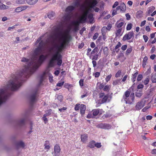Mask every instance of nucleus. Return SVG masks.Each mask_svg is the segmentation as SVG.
Here are the masks:
<instances>
[{
	"mask_svg": "<svg viewBox=\"0 0 156 156\" xmlns=\"http://www.w3.org/2000/svg\"><path fill=\"white\" fill-rule=\"evenodd\" d=\"M55 13L54 12H51L48 14V16L50 19H52L55 16Z\"/></svg>",
	"mask_w": 156,
	"mask_h": 156,
	"instance_id": "18",
	"label": "nucleus"
},
{
	"mask_svg": "<svg viewBox=\"0 0 156 156\" xmlns=\"http://www.w3.org/2000/svg\"><path fill=\"white\" fill-rule=\"evenodd\" d=\"M93 114L94 116L97 115L99 113V110L98 109H95L93 110Z\"/></svg>",
	"mask_w": 156,
	"mask_h": 156,
	"instance_id": "24",
	"label": "nucleus"
},
{
	"mask_svg": "<svg viewBox=\"0 0 156 156\" xmlns=\"http://www.w3.org/2000/svg\"><path fill=\"white\" fill-rule=\"evenodd\" d=\"M121 45V44L120 42H119L118 43V44L115 46V49H118L119 47H120Z\"/></svg>",
	"mask_w": 156,
	"mask_h": 156,
	"instance_id": "54",
	"label": "nucleus"
},
{
	"mask_svg": "<svg viewBox=\"0 0 156 156\" xmlns=\"http://www.w3.org/2000/svg\"><path fill=\"white\" fill-rule=\"evenodd\" d=\"M98 33H95L93 36V39L94 40H96L98 36Z\"/></svg>",
	"mask_w": 156,
	"mask_h": 156,
	"instance_id": "52",
	"label": "nucleus"
},
{
	"mask_svg": "<svg viewBox=\"0 0 156 156\" xmlns=\"http://www.w3.org/2000/svg\"><path fill=\"white\" fill-rule=\"evenodd\" d=\"M139 91L140 92H136L135 95L136 97L140 98L142 96V94L140 93L141 92V90H139Z\"/></svg>",
	"mask_w": 156,
	"mask_h": 156,
	"instance_id": "35",
	"label": "nucleus"
},
{
	"mask_svg": "<svg viewBox=\"0 0 156 156\" xmlns=\"http://www.w3.org/2000/svg\"><path fill=\"white\" fill-rule=\"evenodd\" d=\"M60 28V27L59 26H54V30L56 32H58L59 31Z\"/></svg>",
	"mask_w": 156,
	"mask_h": 156,
	"instance_id": "39",
	"label": "nucleus"
},
{
	"mask_svg": "<svg viewBox=\"0 0 156 156\" xmlns=\"http://www.w3.org/2000/svg\"><path fill=\"white\" fill-rule=\"evenodd\" d=\"M138 74V72H136L133 75V77L132 78V80L133 82H134L136 79V78Z\"/></svg>",
	"mask_w": 156,
	"mask_h": 156,
	"instance_id": "23",
	"label": "nucleus"
},
{
	"mask_svg": "<svg viewBox=\"0 0 156 156\" xmlns=\"http://www.w3.org/2000/svg\"><path fill=\"white\" fill-rule=\"evenodd\" d=\"M83 80L82 79H81L79 81V84L80 86H83Z\"/></svg>",
	"mask_w": 156,
	"mask_h": 156,
	"instance_id": "58",
	"label": "nucleus"
},
{
	"mask_svg": "<svg viewBox=\"0 0 156 156\" xmlns=\"http://www.w3.org/2000/svg\"><path fill=\"white\" fill-rule=\"evenodd\" d=\"M52 110L51 109H50L46 111V113L44 115V116H48L50 115L51 114V112Z\"/></svg>",
	"mask_w": 156,
	"mask_h": 156,
	"instance_id": "30",
	"label": "nucleus"
},
{
	"mask_svg": "<svg viewBox=\"0 0 156 156\" xmlns=\"http://www.w3.org/2000/svg\"><path fill=\"white\" fill-rule=\"evenodd\" d=\"M47 34L46 33L37 40L35 44L40 42L37 47L34 50L31 59L23 58L21 61L25 62V65L23 69L16 75H12L6 85L0 89V106L7 99L9 94L8 90L16 91L21 86L22 81L33 73L45 60L47 57L46 55H41L39 57V55L41 53L43 49L48 45H52L49 50L51 58L48 64V66L49 67L54 66L56 61H57L58 66H61L62 60L60 52L69 44L71 37L67 33H55L48 35L45 41H41L42 38Z\"/></svg>",
	"mask_w": 156,
	"mask_h": 156,
	"instance_id": "1",
	"label": "nucleus"
},
{
	"mask_svg": "<svg viewBox=\"0 0 156 156\" xmlns=\"http://www.w3.org/2000/svg\"><path fill=\"white\" fill-rule=\"evenodd\" d=\"M63 97L62 95H58L57 97V99L60 102L62 101V100Z\"/></svg>",
	"mask_w": 156,
	"mask_h": 156,
	"instance_id": "40",
	"label": "nucleus"
},
{
	"mask_svg": "<svg viewBox=\"0 0 156 156\" xmlns=\"http://www.w3.org/2000/svg\"><path fill=\"white\" fill-rule=\"evenodd\" d=\"M100 75V73L98 72H97L94 74L95 77L96 78L98 77Z\"/></svg>",
	"mask_w": 156,
	"mask_h": 156,
	"instance_id": "61",
	"label": "nucleus"
},
{
	"mask_svg": "<svg viewBox=\"0 0 156 156\" xmlns=\"http://www.w3.org/2000/svg\"><path fill=\"white\" fill-rule=\"evenodd\" d=\"M132 50V49L131 47L128 48L126 51V54L128 55L131 52Z\"/></svg>",
	"mask_w": 156,
	"mask_h": 156,
	"instance_id": "43",
	"label": "nucleus"
},
{
	"mask_svg": "<svg viewBox=\"0 0 156 156\" xmlns=\"http://www.w3.org/2000/svg\"><path fill=\"white\" fill-rule=\"evenodd\" d=\"M143 37L145 42H146L148 40V37L146 35H144L143 36Z\"/></svg>",
	"mask_w": 156,
	"mask_h": 156,
	"instance_id": "53",
	"label": "nucleus"
},
{
	"mask_svg": "<svg viewBox=\"0 0 156 156\" xmlns=\"http://www.w3.org/2000/svg\"><path fill=\"white\" fill-rule=\"evenodd\" d=\"M108 99V97L106 96H104V97L103 98L102 101L103 103L105 102L106 101H107V100Z\"/></svg>",
	"mask_w": 156,
	"mask_h": 156,
	"instance_id": "47",
	"label": "nucleus"
},
{
	"mask_svg": "<svg viewBox=\"0 0 156 156\" xmlns=\"http://www.w3.org/2000/svg\"><path fill=\"white\" fill-rule=\"evenodd\" d=\"M87 18L86 17L83 15L80 19V22L81 23H84L86 21Z\"/></svg>",
	"mask_w": 156,
	"mask_h": 156,
	"instance_id": "22",
	"label": "nucleus"
},
{
	"mask_svg": "<svg viewBox=\"0 0 156 156\" xmlns=\"http://www.w3.org/2000/svg\"><path fill=\"white\" fill-rule=\"evenodd\" d=\"M104 128L105 129H109L111 128V126L109 124H104Z\"/></svg>",
	"mask_w": 156,
	"mask_h": 156,
	"instance_id": "29",
	"label": "nucleus"
},
{
	"mask_svg": "<svg viewBox=\"0 0 156 156\" xmlns=\"http://www.w3.org/2000/svg\"><path fill=\"white\" fill-rule=\"evenodd\" d=\"M93 14L92 13L90 14L88 16V18L90 20H91L93 18Z\"/></svg>",
	"mask_w": 156,
	"mask_h": 156,
	"instance_id": "60",
	"label": "nucleus"
},
{
	"mask_svg": "<svg viewBox=\"0 0 156 156\" xmlns=\"http://www.w3.org/2000/svg\"><path fill=\"white\" fill-rule=\"evenodd\" d=\"M112 77L111 74H110L108 75V76H107L106 78L105 79L106 81L107 82H108L110 80L111 78Z\"/></svg>",
	"mask_w": 156,
	"mask_h": 156,
	"instance_id": "46",
	"label": "nucleus"
},
{
	"mask_svg": "<svg viewBox=\"0 0 156 156\" xmlns=\"http://www.w3.org/2000/svg\"><path fill=\"white\" fill-rule=\"evenodd\" d=\"M121 71L120 70H119L116 73L115 75V77L117 78L119 77L121 74Z\"/></svg>",
	"mask_w": 156,
	"mask_h": 156,
	"instance_id": "44",
	"label": "nucleus"
},
{
	"mask_svg": "<svg viewBox=\"0 0 156 156\" xmlns=\"http://www.w3.org/2000/svg\"><path fill=\"white\" fill-rule=\"evenodd\" d=\"M98 50V47H95L91 52V54H93L95 53L96 52H97Z\"/></svg>",
	"mask_w": 156,
	"mask_h": 156,
	"instance_id": "36",
	"label": "nucleus"
},
{
	"mask_svg": "<svg viewBox=\"0 0 156 156\" xmlns=\"http://www.w3.org/2000/svg\"><path fill=\"white\" fill-rule=\"evenodd\" d=\"M119 4V3L117 2H115L114 4L112 6V8H115L116 6H117Z\"/></svg>",
	"mask_w": 156,
	"mask_h": 156,
	"instance_id": "63",
	"label": "nucleus"
},
{
	"mask_svg": "<svg viewBox=\"0 0 156 156\" xmlns=\"http://www.w3.org/2000/svg\"><path fill=\"white\" fill-rule=\"evenodd\" d=\"M120 10L122 12H124L126 10V7L124 3H121L120 5Z\"/></svg>",
	"mask_w": 156,
	"mask_h": 156,
	"instance_id": "12",
	"label": "nucleus"
},
{
	"mask_svg": "<svg viewBox=\"0 0 156 156\" xmlns=\"http://www.w3.org/2000/svg\"><path fill=\"white\" fill-rule=\"evenodd\" d=\"M151 80L152 83H156V74L155 73L152 75Z\"/></svg>",
	"mask_w": 156,
	"mask_h": 156,
	"instance_id": "20",
	"label": "nucleus"
},
{
	"mask_svg": "<svg viewBox=\"0 0 156 156\" xmlns=\"http://www.w3.org/2000/svg\"><path fill=\"white\" fill-rule=\"evenodd\" d=\"M134 33L133 31H130L127 34H126L123 37L122 40L123 41H126L127 40L130 39L132 37H133Z\"/></svg>",
	"mask_w": 156,
	"mask_h": 156,
	"instance_id": "5",
	"label": "nucleus"
},
{
	"mask_svg": "<svg viewBox=\"0 0 156 156\" xmlns=\"http://www.w3.org/2000/svg\"><path fill=\"white\" fill-rule=\"evenodd\" d=\"M38 1V0H26L27 4L30 5H34Z\"/></svg>",
	"mask_w": 156,
	"mask_h": 156,
	"instance_id": "14",
	"label": "nucleus"
},
{
	"mask_svg": "<svg viewBox=\"0 0 156 156\" xmlns=\"http://www.w3.org/2000/svg\"><path fill=\"white\" fill-rule=\"evenodd\" d=\"M89 13V11L88 10H84L83 11V15L87 17V16L88 14Z\"/></svg>",
	"mask_w": 156,
	"mask_h": 156,
	"instance_id": "42",
	"label": "nucleus"
},
{
	"mask_svg": "<svg viewBox=\"0 0 156 156\" xmlns=\"http://www.w3.org/2000/svg\"><path fill=\"white\" fill-rule=\"evenodd\" d=\"M86 30V28H85L83 27V28H82L81 30H80V34H81V35H82L83 33V32L85 31V30Z\"/></svg>",
	"mask_w": 156,
	"mask_h": 156,
	"instance_id": "55",
	"label": "nucleus"
},
{
	"mask_svg": "<svg viewBox=\"0 0 156 156\" xmlns=\"http://www.w3.org/2000/svg\"><path fill=\"white\" fill-rule=\"evenodd\" d=\"M144 106V104L143 101L138 102L136 105V110H140L143 108Z\"/></svg>",
	"mask_w": 156,
	"mask_h": 156,
	"instance_id": "8",
	"label": "nucleus"
},
{
	"mask_svg": "<svg viewBox=\"0 0 156 156\" xmlns=\"http://www.w3.org/2000/svg\"><path fill=\"white\" fill-rule=\"evenodd\" d=\"M38 94V90L37 89L33 91L30 95L29 99L30 103L31 105H32L36 101Z\"/></svg>",
	"mask_w": 156,
	"mask_h": 156,
	"instance_id": "3",
	"label": "nucleus"
},
{
	"mask_svg": "<svg viewBox=\"0 0 156 156\" xmlns=\"http://www.w3.org/2000/svg\"><path fill=\"white\" fill-rule=\"evenodd\" d=\"M44 149L49 150L50 148V143L49 141L46 140L45 143L44 144Z\"/></svg>",
	"mask_w": 156,
	"mask_h": 156,
	"instance_id": "19",
	"label": "nucleus"
},
{
	"mask_svg": "<svg viewBox=\"0 0 156 156\" xmlns=\"http://www.w3.org/2000/svg\"><path fill=\"white\" fill-rule=\"evenodd\" d=\"M107 28L106 27H103L101 30L102 35L105 34L106 32L107 31Z\"/></svg>",
	"mask_w": 156,
	"mask_h": 156,
	"instance_id": "25",
	"label": "nucleus"
},
{
	"mask_svg": "<svg viewBox=\"0 0 156 156\" xmlns=\"http://www.w3.org/2000/svg\"><path fill=\"white\" fill-rule=\"evenodd\" d=\"M109 87L108 85H106L105 86H104L103 88V90L104 91H107L108 90Z\"/></svg>",
	"mask_w": 156,
	"mask_h": 156,
	"instance_id": "57",
	"label": "nucleus"
},
{
	"mask_svg": "<svg viewBox=\"0 0 156 156\" xmlns=\"http://www.w3.org/2000/svg\"><path fill=\"white\" fill-rule=\"evenodd\" d=\"M149 79L148 78H146L145 80H144V83L145 85H147L149 83Z\"/></svg>",
	"mask_w": 156,
	"mask_h": 156,
	"instance_id": "45",
	"label": "nucleus"
},
{
	"mask_svg": "<svg viewBox=\"0 0 156 156\" xmlns=\"http://www.w3.org/2000/svg\"><path fill=\"white\" fill-rule=\"evenodd\" d=\"M143 11L139 10L136 13V17L137 18L139 19L140 18H141L143 17Z\"/></svg>",
	"mask_w": 156,
	"mask_h": 156,
	"instance_id": "17",
	"label": "nucleus"
},
{
	"mask_svg": "<svg viewBox=\"0 0 156 156\" xmlns=\"http://www.w3.org/2000/svg\"><path fill=\"white\" fill-rule=\"evenodd\" d=\"M64 83V82L63 81L61 82L58 83H57L56 86L58 87H61L63 85Z\"/></svg>",
	"mask_w": 156,
	"mask_h": 156,
	"instance_id": "50",
	"label": "nucleus"
},
{
	"mask_svg": "<svg viewBox=\"0 0 156 156\" xmlns=\"http://www.w3.org/2000/svg\"><path fill=\"white\" fill-rule=\"evenodd\" d=\"M152 118V116L151 115H147L146 117V119L147 120H151Z\"/></svg>",
	"mask_w": 156,
	"mask_h": 156,
	"instance_id": "64",
	"label": "nucleus"
},
{
	"mask_svg": "<svg viewBox=\"0 0 156 156\" xmlns=\"http://www.w3.org/2000/svg\"><path fill=\"white\" fill-rule=\"evenodd\" d=\"M25 118H22L20 120H16V123L18 126H23L25 124Z\"/></svg>",
	"mask_w": 156,
	"mask_h": 156,
	"instance_id": "7",
	"label": "nucleus"
},
{
	"mask_svg": "<svg viewBox=\"0 0 156 156\" xmlns=\"http://www.w3.org/2000/svg\"><path fill=\"white\" fill-rule=\"evenodd\" d=\"M95 141L94 140H91L89 142L87 147L90 148H94L95 147Z\"/></svg>",
	"mask_w": 156,
	"mask_h": 156,
	"instance_id": "15",
	"label": "nucleus"
},
{
	"mask_svg": "<svg viewBox=\"0 0 156 156\" xmlns=\"http://www.w3.org/2000/svg\"><path fill=\"white\" fill-rule=\"evenodd\" d=\"M46 73H44L42 75H41L40 76V80L39 83L38 84V85L40 86L41 83L45 79Z\"/></svg>",
	"mask_w": 156,
	"mask_h": 156,
	"instance_id": "13",
	"label": "nucleus"
},
{
	"mask_svg": "<svg viewBox=\"0 0 156 156\" xmlns=\"http://www.w3.org/2000/svg\"><path fill=\"white\" fill-rule=\"evenodd\" d=\"M73 24L75 26L76 28L77 29L79 26V22L78 21H76L73 22Z\"/></svg>",
	"mask_w": 156,
	"mask_h": 156,
	"instance_id": "34",
	"label": "nucleus"
},
{
	"mask_svg": "<svg viewBox=\"0 0 156 156\" xmlns=\"http://www.w3.org/2000/svg\"><path fill=\"white\" fill-rule=\"evenodd\" d=\"M122 31V29H120L117 30L115 32L116 36V37H118L119 36H120L121 35L120 34L121 31Z\"/></svg>",
	"mask_w": 156,
	"mask_h": 156,
	"instance_id": "28",
	"label": "nucleus"
},
{
	"mask_svg": "<svg viewBox=\"0 0 156 156\" xmlns=\"http://www.w3.org/2000/svg\"><path fill=\"white\" fill-rule=\"evenodd\" d=\"M98 126L99 128L101 129H104V124L103 123H100L98 125Z\"/></svg>",
	"mask_w": 156,
	"mask_h": 156,
	"instance_id": "51",
	"label": "nucleus"
},
{
	"mask_svg": "<svg viewBox=\"0 0 156 156\" xmlns=\"http://www.w3.org/2000/svg\"><path fill=\"white\" fill-rule=\"evenodd\" d=\"M120 79H118L114 80L112 83L113 85L115 86L118 84L120 82Z\"/></svg>",
	"mask_w": 156,
	"mask_h": 156,
	"instance_id": "33",
	"label": "nucleus"
},
{
	"mask_svg": "<svg viewBox=\"0 0 156 156\" xmlns=\"http://www.w3.org/2000/svg\"><path fill=\"white\" fill-rule=\"evenodd\" d=\"M87 138L88 135L87 134H83L81 136V140L83 143H86L87 140Z\"/></svg>",
	"mask_w": 156,
	"mask_h": 156,
	"instance_id": "11",
	"label": "nucleus"
},
{
	"mask_svg": "<svg viewBox=\"0 0 156 156\" xmlns=\"http://www.w3.org/2000/svg\"><path fill=\"white\" fill-rule=\"evenodd\" d=\"M75 7L74 5H70L68 6L66 9V12L68 14L64 16L61 20V26L66 24L69 21L71 17L73 11L75 9Z\"/></svg>",
	"mask_w": 156,
	"mask_h": 156,
	"instance_id": "2",
	"label": "nucleus"
},
{
	"mask_svg": "<svg viewBox=\"0 0 156 156\" xmlns=\"http://www.w3.org/2000/svg\"><path fill=\"white\" fill-rule=\"evenodd\" d=\"M144 87V85L142 84H139L137 86V88L138 89H142Z\"/></svg>",
	"mask_w": 156,
	"mask_h": 156,
	"instance_id": "62",
	"label": "nucleus"
},
{
	"mask_svg": "<svg viewBox=\"0 0 156 156\" xmlns=\"http://www.w3.org/2000/svg\"><path fill=\"white\" fill-rule=\"evenodd\" d=\"M9 8V7L7 6H6L5 5L3 4L0 1V9H7Z\"/></svg>",
	"mask_w": 156,
	"mask_h": 156,
	"instance_id": "21",
	"label": "nucleus"
},
{
	"mask_svg": "<svg viewBox=\"0 0 156 156\" xmlns=\"http://www.w3.org/2000/svg\"><path fill=\"white\" fill-rule=\"evenodd\" d=\"M16 146L17 148L19 147L24 148L25 145L24 143L22 141H20L18 142L16 144Z\"/></svg>",
	"mask_w": 156,
	"mask_h": 156,
	"instance_id": "10",
	"label": "nucleus"
},
{
	"mask_svg": "<svg viewBox=\"0 0 156 156\" xmlns=\"http://www.w3.org/2000/svg\"><path fill=\"white\" fill-rule=\"evenodd\" d=\"M16 2L19 4H23L25 3V0H16Z\"/></svg>",
	"mask_w": 156,
	"mask_h": 156,
	"instance_id": "32",
	"label": "nucleus"
},
{
	"mask_svg": "<svg viewBox=\"0 0 156 156\" xmlns=\"http://www.w3.org/2000/svg\"><path fill=\"white\" fill-rule=\"evenodd\" d=\"M127 47V45H123L121 49L123 51H125Z\"/></svg>",
	"mask_w": 156,
	"mask_h": 156,
	"instance_id": "59",
	"label": "nucleus"
},
{
	"mask_svg": "<svg viewBox=\"0 0 156 156\" xmlns=\"http://www.w3.org/2000/svg\"><path fill=\"white\" fill-rule=\"evenodd\" d=\"M61 149L59 146L56 144L54 147V156H59L60 154Z\"/></svg>",
	"mask_w": 156,
	"mask_h": 156,
	"instance_id": "6",
	"label": "nucleus"
},
{
	"mask_svg": "<svg viewBox=\"0 0 156 156\" xmlns=\"http://www.w3.org/2000/svg\"><path fill=\"white\" fill-rule=\"evenodd\" d=\"M143 76L141 74H139L137 77V81H140L141 79H142Z\"/></svg>",
	"mask_w": 156,
	"mask_h": 156,
	"instance_id": "41",
	"label": "nucleus"
},
{
	"mask_svg": "<svg viewBox=\"0 0 156 156\" xmlns=\"http://www.w3.org/2000/svg\"><path fill=\"white\" fill-rule=\"evenodd\" d=\"M103 52L104 54L107 56L108 55V48L106 47L104 48L103 49Z\"/></svg>",
	"mask_w": 156,
	"mask_h": 156,
	"instance_id": "27",
	"label": "nucleus"
},
{
	"mask_svg": "<svg viewBox=\"0 0 156 156\" xmlns=\"http://www.w3.org/2000/svg\"><path fill=\"white\" fill-rule=\"evenodd\" d=\"M134 94L132 93L131 94L129 97L128 98H125L123 96V98H124V100L126 101V103L127 104H131L133 103L134 100Z\"/></svg>",
	"mask_w": 156,
	"mask_h": 156,
	"instance_id": "4",
	"label": "nucleus"
},
{
	"mask_svg": "<svg viewBox=\"0 0 156 156\" xmlns=\"http://www.w3.org/2000/svg\"><path fill=\"white\" fill-rule=\"evenodd\" d=\"M123 22H122L119 23V21H117L115 25L118 28H119L121 27L123 25Z\"/></svg>",
	"mask_w": 156,
	"mask_h": 156,
	"instance_id": "26",
	"label": "nucleus"
},
{
	"mask_svg": "<svg viewBox=\"0 0 156 156\" xmlns=\"http://www.w3.org/2000/svg\"><path fill=\"white\" fill-rule=\"evenodd\" d=\"M97 0H93L92 1H90L89 2V5L90 8H94L98 3Z\"/></svg>",
	"mask_w": 156,
	"mask_h": 156,
	"instance_id": "9",
	"label": "nucleus"
},
{
	"mask_svg": "<svg viewBox=\"0 0 156 156\" xmlns=\"http://www.w3.org/2000/svg\"><path fill=\"white\" fill-rule=\"evenodd\" d=\"M15 11L16 12H20L22 10L21 9V8L20 7L17 8L15 9Z\"/></svg>",
	"mask_w": 156,
	"mask_h": 156,
	"instance_id": "56",
	"label": "nucleus"
},
{
	"mask_svg": "<svg viewBox=\"0 0 156 156\" xmlns=\"http://www.w3.org/2000/svg\"><path fill=\"white\" fill-rule=\"evenodd\" d=\"M80 105L79 104H76L75 107V110L76 111H77L79 109L80 106Z\"/></svg>",
	"mask_w": 156,
	"mask_h": 156,
	"instance_id": "49",
	"label": "nucleus"
},
{
	"mask_svg": "<svg viewBox=\"0 0 156 156\" xmlns=\"http://www.w3.org/2000/svg\"><path fill=\"white\" fill-rule=\"evenodd\" d=\"M132 27V25L131 23H130L128 24L126 27V30H130Z\"/></svg>",
	"mask_w": 156,
	"mask_h": 156,
	"instance_id": "37",
	"label": "nucleus"
},
{
	"mask_svg": "<svg viewBox=\"0 0 156 156\" xmlns=\"http://www.w3.org/2000/svg\"><path fill=\"white\" fill-rule=\"evenodd\" d=\"M95 147L98 148H100L101 147V143H96V142H95Z\"/></svg>",
	"mask_w": 156,
	"mask_h": 156,
	"instance_id": "38",
	"label": "nucleus"
},
{
	"mask_svg": "<svg viewBox=\"0 0 156 156\" xmlns=\"http://www.w3.org/2000/svg\"><path fill=\"white\" fill-rule=\"evenodd\" d=\"M86 107L85 105L82 104L80 107V113L81 114H83L85 112Z\"/></svg>",
	"mask_w": 156,
	"mask_h": 156,
	"instance_id": "16",
	"label": "nucleus"
},
{
	"mask_svg": "<svg viewBox=\"0 0 156 156\" xmlns=\"http://www.w3.org/2000/svg\"><path fill=\"white\" fill-rule=\"evenodd\" d=\"M98 57V55L96 54L93 56V58H92V60H97Z\"/></svg>",
	"mask_w": 156,
	"mask_h": 156,
	"instance_id": "48",
	"label": "nucleus"
},
{
	"mask_svg": "<svg viewBox=\"0 0 156 156\" xmlns=\"http://www.w3.org/2000/svg\"><path fill=\"white\" fill-rule=\"evenodd\" d=\"M130 94V91L128 90H127L125 93V96H123L125 98H128L129 97Z\"/></svg>",
	"mask_w": 156,
	"mask_h": 156,
	"instance_id": "31",
	"label": "nucleus"
}]
</instances>
